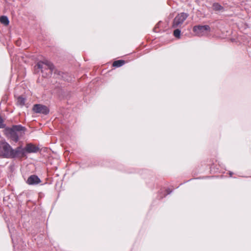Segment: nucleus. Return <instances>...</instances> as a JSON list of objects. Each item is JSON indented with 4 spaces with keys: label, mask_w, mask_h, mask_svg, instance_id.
Here are the masks:
<instances>
[{
    "label": "nucleus",
    "mask_w": 251,
    "mask_h": 251,
    "mask_svg": "<svg viewBox=\"0 0 251 251\" xmlns=\"http://www.w3.org/2000/svg\"><path fill=\"white\" fill-rule=\"evenodd\" d=\"M213 9L215 11H221L224 10V8L220 4L218 3H214L213 4Z\"/></svg>",
    "instance_id": "ddd939ff"
},
{
    "label": "nucleus",
    "mask_w": 251,
    "mask_h": 251,
    "mask_svg": "<svg viewBox=\"0 0 251 251\" xmlns=\"http://www.w3.org/2000/svg\"><path fill=\"white\" fill-rule=\"evenodd\" d=\"M0 22L2 24L5 25H8L9 23L8 18L5 16H2L0 17Z\"/></svg>",
    "instance_id": "9d476101"
},
{
    "label": "nucleus",
    "mask_w": 251,
    "mask_h": 251,
    "mask_svg": "<svg viewBox=\"0 0 251 251\" xmlns=\"http://www.w3.org/2000/svg\"><path fill=\"white\" fill-rule=\"evenodd\" d=\"M25 98H23L22 96H19L17 100V104L18 105L21 106H23L25 105Z\"/></svg>",
    "instance_id": "9b49d317"
},
{
    "label": "nucleus",
    "mask_w": 251,
    "mask_h": 251,
    "mask_svg": "<svg viewBox=\"0 0 251 251\" xmlns=\"http://www.w3.org/2000/svg\"><path fill=\"white\" fill-rule=\"evenodd\" d=\"M180 30L178 29H176L174 31V35L176 38H180Z\"/></svg>",
    "instance_id": "4468645a"
},
{
    "label": "nucleus",
    "mask_w": 251,
    "mask_h": 251,
    "mask_svg": "<svg viewBox=\"0 0 251 251\" xmlns=\"http://www.w3.org/2000/svg\"><path fill=\"white\" fill-rule=\"evenodd\" d=\"M25 155L27 153H36L39 151V147L31 143L27 144L24 148Z\"/></svg>",
    "instance_id": "6e6552de"
},
{
    "label": "nucleus",
    "mask_w": 251,
    "mask_h": 251,
    "mask_svg": "<svg viewBox=\"0 0 251 251\" xmlns=\"http://www.w3.org/2000/svg\"><path fill=\"white\" fill-rule=\"evenodd\" d=\"M25 157L26 156L25 153L24 148H23L22 146H19L15 149H12L11 158H22Z\"/></svg>",
    "instance_id": "39448f33"
},
{
    "label": "nucleus",
    "mask_w": 251,
    "mask_h": 251,
    "mask_svg": "<svg viewBox=\"0 0 251 251\" xmlns=\"http://www.w3.org/2000/svg\"><path fill=\"white\" fill-rule=\"evenodd\" d=\"M40 182V179L36 175L30 176L26 181V183L30 185H37Z\"/></svg>",
    "instance_id": "1a4fd4ad"
},
{
    "label": "nucleus",
    "mask_w": 251,
    "mask_h": 251,
    "mask_svg": "<svg viewBox=\"0 0 251 251\" xmlns=\"http://www.w3.org/2000/svg\"><path fill=\"white\" fill-rule=\"evenodd\" d=\"M125 64V61L122 60H119L115 61L113 63V66L115 67H120L122 66Z\"/></svg>",
    "instance_id": "f8f14e48"
},
{
    "label": "nucleus",
    "mask_w": 251,
    "mask_h": 251,
    "mask_svg": "<svg viewBox=\"0 0 251 251\" xmlns=\"http://www.w3.org/2000/svg\"><path fill=\"white\" fill-rule=\"evenodd\" d=\"M32 109L36 113L47 115L49 113V109L46 106L40 104H35Z\"/></svg>",
    "instance_id": "0eeeda50"
},
{
    "label": "nucleus",
    "mask_w": 251,
    "mask_h": 251,
    "mask_svg": "<svg viewBox=\"0 0 251 251\" xmlns=\"http://www.w3.org/2000/svg\"><path fill=\"white\" fill-rule=\"evenodd\" d=\"M230 176H231V175H232V173H230Z\"/></svg>",
    "instance_id": "2eb2a0df"
},
{
    "label": "nucleus",
    "mask_w": 251,
    "mask_h": 251,
    "mask_svg": "<svg viewBox=\"0 0 251 251\" xmlns=\"http://www.w3.org/2000/svg\"><path fill=\"white\" fill-rule=\"evenodd\" d=\"M25 128L21 125L13 126L9 129V137L14 142L19 140V137L25 134Z\"/></svg>",
    "instance_id": "f257e3e1"
},
{
    "label": "nucleus",
    "mask_w": 251,
    "mask_h": 251,
    "mask_svg": "<svg viewBox=\"0 0 251 251\" xmlns=\"http://www.w3.org/2000/svg\"><path fill=\"white\" fill-rule=\"evenodd\" d=\"M187 17L188 15L185 13H181L178 14L174 20L173 27L176 28L182 24Z\"/></svg>",
    "instance_id": "423d86ee"
},
{
    "label": "nucleus",
    "mask_w": 251,
    "mask_h": 251,
    "mask_svg": "<svg viewBox=\"0 0 251 251\" xmlns=\"http://www.w3.org/2000/svg\"><path fill=\"white\" fill-rule=\"evenodd\" d=\"M193 30L196 35L201 37L209 33L211 28L208 25H197L193 27Z\"/></svg>",
    "instance_id": "20e7f679"
},
{
    "label": "nucleus",
    "mask_w": 251,
    "mask_h": 251,
    "mask_svg": "<svg viewBox=\"0 0 251 251\" xmlns=\"http://www.w3.org/2000/svg\"><path fill=\"white\" fill-rule=\"evenodd\" d=\"M37 66L38 67V68L41 69V71L43 73H44V71L45 72L46 75H43L44 77L50 75L54 69L53 64L47 60H45L43 61H39L37 63Z\"/></svg>",
    "instance_id": "f03ea898"
},
{
    "label": "nucleus",
    "mask_w": 251,
    "mask_h": 251,
    "mask_svg": "<svg viewBox=\"0 0 251 251\" xmlns=\"http://www.w3.org/2000/svg\"><path fill=\"white\" fill-rule=\"evenodd\" d=\"M12 148L7 142L1 141L0 142V157L11 158Z\"/></svg>",
    "instance_id": "7ed1b4c3"
}]
</instances>
